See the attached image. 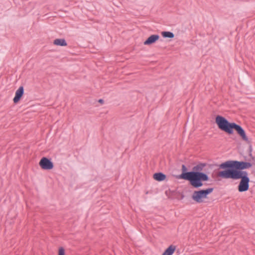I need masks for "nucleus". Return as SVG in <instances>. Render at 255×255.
<instances>
[{
    "mask_svg": "<svg viewBox=\"0 0 255 255\" xmlns=\"http://www.w3.org/2000/svg\"><path fill=\"white\" fill-rule=\"evenodd\" d=\"M209 166L211 168L216 166L223 169L219 171L217 174L249 176L248 172L244 170L252 167L253 163L249 161L228 160L219 165L209 164Z\"/></svg>",
    "mask_w": 255,
    "mask_h": 255,
    "instance_id": "nucleus-1",
    "label": "nucleus"
},
{
    "mask_svg": "<svg viewBox=\"0 0 255 255\" xmlns=\"http://www.w3.org/2000/svg\"><path fill=\"white\" fill-rule=\"evenodd\" d=\"M215 123L219 129L228 135L233 134L235 130L243 140L251 144V142L249 139L245 130L240 125L234 122H230L226 118L219 115L215 117Z\"/></svg>",
    "mask_w": 255,
    "mask_h": 255,
    "instance_id": "nucleus-2",
    "label": "nucleus"
},
{
    "mask_svg": "<svg viewBox=\"0 0 255 255\" xmlns=\"http://www.w3.org/2000/svg\"><path fill=\"white\" fill-rule=\"evenodd\" d=\"M177 179H184L188 181L190 185L195 188H199L203 185V181H207L209 179L208 175L205 174H196L190 176H179L175 177Z\"/></svg>",
    "mask_w": 255,
    "mask_h": 255,
    "instance_id": "nucleus-3",
    "label": "nucleus"
},
{
    "mask_svg": "<svg viewBox=\"0 0 255 255\" xmlns=\"http://www.w3.org/2000/svg\"><path fill=\"white\" fill-rule=\"evenodd\" d=\"M217 176L223 179H241L238 186V190L239 192H246L249 189L250 179L249 176L240 175L239 176V175L222 174H217Z\"/></svg>",
    "mask_w": 255,
    "mask_h": 255,
    "instance_id": "nucleus-4",
    "label": "nucleus"
},
{
    "mask_svg": "<svg viewBox=\"0 0 255 255\" xmlns=\"http://www.w3.org/2000/svg\"><path fill=\"white\" fill-rule=\"evenodd\" d=\"M208 164L207 163H201L200 162L199 164L194 166L191 171H189L188 168L185 164H182L181 166L182 173L179 175H172L173 177H176L179 176H190L196 174H205L203 172H202L203 168L207 166Z\"/></svg>",
    "mask_w": 255,
    "mask_h": 255,
    "instance_id": "nucleus-5",
    "label": "nucleus"
},
{
    "mask_svg": "<svg viewBox=\"0 0 255 255\" xmlns=\"http://www.w3.org/2000/svg\"><path fill=\"white\" fill-rule=\"evenodd\" d=\"M213 190L214 188H208L205 189L194 191L192 195V199L196 203H201L203 202V199L207 198V196L211 193Z\"/></svg>",
    "mask_w": 255,
    "mask_h": 255,
    "instance_id": "nucleus-6",
    "label": "nucleus"
},
{
    "mask_svg": "<svg viewBox=\"0 0 255 255\" xmlns=\"http://www.w3.org/2000/svg\"><path fill=\"white\" fill-rule=\"evenodd\" d=\"M39 165L43 170H51L54 167V164L51 158L46 157H42L39 162Z\"/></svg>",
    "mask_w": 255,
    "mask_h": 255,
    "instance_id": "nucleus-7",
    "label": "nucleus"
},
{
    "mask_svg": "<svg viewBox=\"0 0 255 255\" xmlns=\"http://www.w3.org/2000/svg\"><path fill=\"white\" fill-rule=\"evenodd\" d=\"M24 94V88L23 86H20L19 88L16 91L15 96L13 99V103L17 104L21 99Z\"/></svg>",
    "mask_w": 255,
    "mask_h": 255,
    "instance_id": "nucleus-8",
    "label": "nucleus"
},
{
    "mask_svg": "<svg viewBox=\"0 0 255 255\" xmlns=\"http://www.w3.org/2000/svg\"><path fill=\"white\" fill-rule=\"evenodd\" d=\"M160 38L158 34H152L149 36L145 41H144L143 44L145 45H149L156 42Z\"/></svg>",
    "mask_w": 255,
    "mask_h": 255,
    "instance_id": "nucleus-9",
    "label": "nucleus"
},
{
    "mask_svg": "<svg viewBox=\"0 0 255 255\" xmlns=\"http://www.w3.org/2000/svg\"><path fill=\"white\" fill-rule=\"evenodd\" d=\"M167 176L161 172H156L153 174V179L157 181L161 182L166 179Z\"/></svg>",
    "mask_w": 255,
    "mask_h": 255,
    "instance_id": "nucleus-10",
    "label": "nucleus"
},
{
    "mask_svg": "<svg viewBox=\"0 0 255 255\" xmlns=\"http://www.w3.org/2000/svg\"><path fill=\"white\" fill-rule=\"evenodd\" d=\"M176 247L174 245H171L166 248L162 255H172L175 252Z\"/></svg>",
    "mask_w": 255,
    "mask_h": 255,
    "instance_id": "nucleus-11",
    "label": "nucleus"
},
{
    "mask_svg": "<svg viewBox=\"0 0 255 255\" xmlns=\"http://www.w3.org/2000/svg\"><path fill=\"white\" fill-rule=\"evenodd\" d=\"M53 44L57 46H66L67 43L64 38H57L53 41Z\"/></svg>",
    "mask_w": 255,
    "mask_h": 255,
    "instance_id": "nucleus-12",
    "label": "nucleus"
},
{
    "mask_svg": "<svg viewBox=\"0 0 255 255\" xmlns=\"http://www.w3.org/2000/svg\"><path fill=\"white\" fill-rule=\"evenodd\" d=\"M161 34L163 38H173L175 36L174 34L171 32L168 31H163L161 32Z\"/></svg>",
    "mask_w": 255,
    "mask_h": 255,
    "instance_id": "nucleus-13",
    "label": "nucleus"
},
{
    "mask_svg": "<svg viewBox=\"0 0 255 255\" xmlns=\"http://www.w3.org/2000/svg\"><path fill=\"white\" fill-rule=\"evenodd\" d=\"M65 249L63 247H61L58 249V255H65Z\"/></svg>",
    "mask_w": 255,
    "mask_h": 255,
    "instance_id": "nucleus-14",
    "label": "nucleus"
},
{
    "mask_svg": "<svg viewBox=\"0 0 255 255\" xmlns=\"http://www.w3.org/2000/svg\"><path fill=\"white\" fill-rule=\"evenodd\" d=\"M249 156L250 157H251V158L252 159V160H254L255 159V157L254 156H253L252 153V145H250V153H249Z\"/></svg>",
    "mask_w": 255,
    "mask_h": 255,
    "instance_id": "nucleus-15",
    "label": "nucleus"
},
{
    "mask_svg": "<svg viewBox=\"0 0 255 255\" xmlns=\"http://www.w3.org/2000/svg\"><path fill=\"white\" fill-rule=\"evenodd\" d=\"M98 102L101 104H103L104 103V100L102 99H100L98 100Z\"/></svg>",
    "mask_w": 255,
    "mask_h": 255,
    "instance_id": "nucleus-16",
    "label": "nucleus"
},
{
    "mask_svg": "<svg viewBox=\"0 0 255 255\" xmlns=\"http://www.w3.org/2000/svg\"><path fill=\"white\" fill-rule=\"evenodd\" d=\"M184 197V195L183 194H182L181 199H183Z\"/></svg>",
    "mask_w": 255,
    "mask_h": 255,
    "instance_id": "nucleus-17",
    "label": "nucleus"
}]
</instances>
